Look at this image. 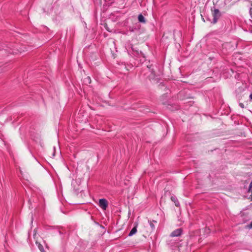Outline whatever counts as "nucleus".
I'll list each match as a JSON object with an SVG mask.
<instances>
[{
	"instance_id": "obj_12",
	"label": "nucleus",
	"mask_w": 252,
	"mask_h": 252,
	"mask_svg": "<svg viewBox=\"0 0 252 252\" xmlns=\"http://www.w3.org/2000/svg\"><path fill=\"white\" fill-rule=\"evenodd\" d=\"M249 227L252 228V221H251L250 224L249 225Z\"/></svg>"
},
{
	"instance_id": "obj_5",
	"label": "nucleus",
	"mask_w": 252,
	"mask_h": 252,
	"mask_svg": "<svg viewBox=\"0 0 252 252\" xmlns=\"http://www.w3.org/2000/svg\"><path fill=\"white\" fill-rule=\"evenodd\" d=\"M138 19L139 22L145 23V19L144 16L142 14H139L138 16Z\"/></svg>"
},
{
	"instance_id": "obj_7",
	"label": "nucleus",
	"mask_w": 252,
	"mask_h": 252,
	"mask_svg": "<svg viewBox=\"0 0 252 252\" xmlns=\"http://www.w3.org/2000/svg\"><path fill=\"white\" fill-rule=\"evenodd\" d=\"M36 245L38 247L41 252H44L43 246L39 243L36 242Z\"/></svg>"
},
{
	"instance_id": "obj_10",
	"label": "nucleus",
	"mask_w": 252,
	"mask_h": 252,
	"mask_svg": "<svg viewBox=\"0 0 252 252\" xmlns=\"http://www.w3.org/2000/svg\"><path fill=\"white\" fill-rule=\"evenodd\" d=\"M240 106L242 108H244V105L243 103H240Z\"/></svg>"
},
{
	"instance_id": "obj_8",
	"label": "nucleus",
	"mask_w": 252,
	"mask_h": 252,
	"mask_svg": "<svg viewBox=\"0 0 252 252\" xmlns=\"http://www.w3.org/2000/svg\"><path fill=\"white\" fill-rule=\"evenodd\" d=\"M150 226L152 229H155V225L151 221L150 222Z\"/></svg>"
},
{
	"instance_id": "obj_13",
	"label": "nucleus",
	"mask_w": 252,
	"mask_h": 252,
	"mask_svg": "<svg viewBox=\"0 0 252 252\" xmlns=\"http://www.w3.org/2000/svg\"><path fill=\"white\" fill-rule=\"evenodd\" d=\"M23 51H24V50H20V51H19V52H20V53H21V52H23Z\"/></svg>"
},
{
	"instance_id": "obj_1",
	"label": "nucleus",
	"mask_w": 252,
	"mask_h": 252,
	"mask_svg": "<svg viewBox=\"0 0 252 252\" xmlns=\"http://www.w3.org/2000/svg\"><path fill=\"white\" fill-rule=\"evenodd\" d=\"M212 15L213 17V23L215 24L220 16V13L219 9H215L212 12Z\"/></svg>"
},
{
	"instance_id": "obj_6",
	"label": "nucleus",
	"mask_w": 252,
	"mask_h": 252,
	"mask_svg": "<svg viewBox=\"0 0 252 252\" xmlns=\"http://www.w3.org/2000/svg\"><path fill=\"white\" fill-rule=\"evenodd\" d=\"M137 232V228H136V227H134L133 228H132V229L130 230V232L128 234V236H132L133 235H134V234L136 233V232Z\"/></svg>"
},
{
	"instance_id": "obj_9",
	"label": "nucleus",
	"mask_w": 252,
	"mask_h": 252,
	"mask_svg": "<svg viewBox=\"0 0 252 252\" xmlns=\"http://www.w3.org/2000/svg\"><path fill=\"white\" fill-rule=\"evenodd\" d=\"M86 80H87V82H88L89 83H91V78L90 77H87L86 78Z\"/></svg>"
},
{
	"instance_id": "obj_3",
	"label": "nucleus",
	"mask_w": 252,
	"mask_h": 252,
	"mask_svg": "<svg viewBox=\"0 0 252 252\" xmlns=\"http://www.w3.org/2000/svg\"><path fill=\"white\" fill-rule=\"evenodd\" d=\"M183 233V229L182 228H178L174 230L170 234V236L171 237H179Z\"/></svg>"
},
{
	"instance_id": "obj_11",
	"label": "nucleus",
	"mask_w": 252,
	"mask_h": 252,
	"mask_svg": "<svg viewBox=\"0 0 252 252\" xmlns=\"http://www.w3.org/2000/svg\"><path fill=\"white\" fill-rule=\"evenodd\" d=\"M250 99L251 100H252V93L250 95Z\"/></svg>"
},
{
	"instance_id": "obj_2",
	"label": "nucleus",
	"mask_w": 252,
	"mask_h": 252,
	"mask_svg": "<svg viewBox=\"0 0 252 252\" xmlns=\"http://www.w3.org/2000/svg\"><path fill=\"white\" fill-rule=\"evenodd\" d=\"M98 205L102 209L105 210L108 207V201L104 198L100 199L99 200Z\"/></svg>"
},
{
	"instance_id": "obj_4",
	"label": "nucleus",
	"mask_w": 252,
	"mask_h": 252,
	"mask_svg": "<svg viewBox=\"0 0 252 252\" xmlns=\"http://www.w3.org/2000/svg\"><path fill=\"white\" fill-rule=\"evenodd\" d=\"M171 199L173 202H174L176 206L179 207L180 206V203L175 196H172L171 197Z\"/></svg>"
}]
</instances>
